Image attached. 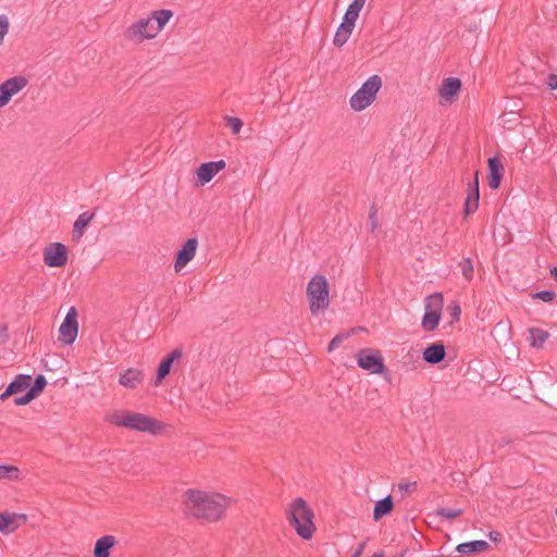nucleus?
Wrapping results in <instances>:
<instances>
[{"label": "nucleus", "instance_id": "nucleus-1", "mask_svg": "<svg viewBox=\"0 0 557 557\" xmlns=\"http://www.w3.org/2000/svg\"><path fill=\"white\" fill-rule=\"evenodd\" d=\"M232 499L220 493L187 490L184 504L187 512L197 519L214 522L224 517Z\"/></svg>", "mask_w": 557, "mask_h": 557}, {"label": "nucleus", "instance_id": "nucleus-2", "mask_svg": "<svg viewBox=\"0 0 557 557\" xmlns=\"http://www.w3.org/2000/svg\"><path fill=\"white\" fill-rule=\"evenodd\" d=\"M106 420L116 426L145 432L151 435H158L164 429V424L159 420L140 412L127 410H115L109 413Z\"/></svg>", "mask_w": 557, "mask_h": 557}, {"label": "nucleus", "instance_id": "nucleus-3", "mask_svg": "<svg viewBox=\"0 0 557 557\" xmlns=\"http://www.w3.org/2000/svg\"><path fill=\"white\" fill-rule=\"evenodd\" d=\"M313 517L312 509L304 498L298 497L290 504L287 520L296 533L304 540L312 539L315 531Z\"/></svg>", "mask_w": 557, "mask_h": 557}, {"label": "nucleus", "instance_id": "nucleus-4", "mask_svg": "<svg viewBox=\"0 0 557 557\" xmlns=\"http://www.w3.org/2000/svg\"><path fill=\"white\" fill-rule=\"evenodd\" d=\"M309 309L313 315L330 306V286L324 275H314L307 285Z\"/></svg>", "mask_w": 557, "mask_h": 557}, {"label": "nucleus", "instance_id": "nucleus-5", "mask_svg": "<svg viewBox=\"0 0 557 557\" xmlns=\"http://www.w3.org/2000/svg\"><path fill=\"white\" fill-rule=\"evenodd\" d=\"M382 87V78L379 75L370 76L361 87L350 97L349 104L350 108L360 112L371 106L375 98L376 94Z\"/></svg>", "mask_w": 557, "mask_h": 557}, {"label": "nucleus", "instance_id": "nucleus-6", "mask_svg": "<svg viewBox=\"0 0 557 557\" xmlns=\"http://www.w3.org/2000/svg\"><path fill=\"white\" fill-rule=\"evenodd\" d=\"M124 38L133 44L140 45L146 40L156 38L152 18L141 17L133 22L125 30Z\"/></svg>", "mask_w": 557, "mask_h": 557}, {"label": "nucleus", "instance_id": "nucleus-7", "mask_svg": "<svg viewBox=\"0 0 557 557\" xmlns=\"http://www.w3.org/2000/svg\"><path fill=\"white\" fill-rule=\"evenodd\" d=\"M357 364L371 374L387 373L382 352L372 348H361L357 355Z\"/></svg>", "mask_w": 557, "mask_h": 557}, {"label": "nucleus", "instance_id": "nucleus-8", "mask_svg": "<svg viewBox=\"0 0 557 557\" xmlns=\"http://www.w3.org/2000/svg\"><path fill=\"white\" fill-rule=\"evenodd\" d=\"M78 334L77 311L71 307L59 329V342L64 345H71L75 342Z\"/></svg>", "mask_w": 557, "mask_h": 557}, {"label": "nucleus", "instance_id": "nucleus-9", "mask_svg": "<svg viewBox=\"0 0 557 557\" xmlns=\"http://www.w3.org/2000/svg\"><path fill=\"white\" fill-rule=\"evenodd\" d=\"M67 259L69 250L62 243H51L44 248V262L50 268H62Z\"/></svg>", "mask_w": 557, "mask_h": 557}, {"label": "nucleus", "instance_id": "nucleus-10", "mask_svg": "<svg viewBox=\"0 0 557 557\" xmlns=\"http://www.w3.org/2000/svg\"><path fill=\"white\" fill-rule=\"evenodd\" d=\"M28 84L25 76L17 75L4 81L0 85V108L7 106L13 96L18 94Z\"/></svg>", "mask_w": 557, "mask_h": 557}, {"label": "nucleus", "instance_id": "nucleus-11", "mask_svg": "<svg viewBox=\"0 0 557 557\" xmlns=\"http://www.w3.org/2000/svg\"><path fill=\"white\" fill-rule=\"evenodd\" d=\"M461 86V81L457 77L444 78L438 88V95L441 98L440 104L447 106L453 103L459 95Z\"/></svg>", "mask_w": 557, "mask_h": 557}, {"label": "nucleus", "instance_id": "nucleus-12", "mask_svg": "<svg viewBox=\"0 0 557 557\" xmlns=\"http://www.w3.org/2000/svg\"><path fill=\"white\" fill-rule=\"evenodd\" d=\"M198 248V239L196 237L188 238L177 251L174 262L176 273L181 272L195 257Z\"/></svg>", "mask_w": 557, "mask_h": 557}, {"label": "nucleus", "instance_id": "nucleus-13", "mask_svg": "<svg viewBox=\"0 0 557 557\" xmlns=\"http://www.w3.org/2000/svg\"><path fill=\"white\" fill-rule=\"evenodd\" d=\"M226 166L224 160L210 161L201 163L197 169V176L201 184L209 183L215 174Z\"/></svg>", "mask_w": 557, "mask_h": 557}, {"label": "nucleus", "instance_id": "nucleus-14", "mask_svg": "<svg viewBox=\"0 0 557 557\" xmlns=\"http://www.w3.org/2000/svg\"><path fill=\"white\" fill-rule=\"evenodd\" d=\"M488 186L492 189H498L504 177L505 169L497 157L488 158Z\"/></svg>", "mask_w": 557, "mask_h": 557}, {"label": "nucleus", "instance_id": "nucleus-15", "mask_svg": "<svg viewBox=\"0 0 557 557\" xmlns=\"http://www.w3.org/2000/svg\"><path fill=\"white\" fill-rule=\"evenodd\" d=\"M182 355H183L182 350L178 348H175L161 360V362L158 367V371H157L156 384L160 383L163 379H165L166 375H169V373L171 372L173 362L181 359Z\"/></svg>", "mask_w": 557, "mask_h": 557}, {"label": "nucleus", "instance_id": "nucleus-16", "mask_svg": "<svg viewBox=\"0 0 557 557\" xmlns=\"http://www.w3.org/2000/svg\"><path fill=\"white\" fill-rule=\"evenodd\" d=\"M32 376L27 374H18L15 379L7 386L5 391L0 395V399L4 400L11 395L23 392L30 386Z\"/></svg>", "mask_w": 557, "mask_h": 557}, {"label": "nucleus", "instance_id": "nucleus-17", "mask_svg": "<svg viewBox=\"0 0 557 557\" xmlns=\"http://www.w3.org/2000/svg\"><path fill=\"white\" fill-rule=\"evenodd\" d=\"M446 357L445 346L442 343H433L423 350V360L430 364H437Z\"/></svg>", "mask_w": 557, "mask_h": 557}, {"label": "nucleus", "instance_id": "nucleus-18", "mask_svg": "<svg viewBox=\"0 0 557 557\" xmlns=\"http://www.w3.org/2000/svg\"><path fill=\"white\" fill-rule=\"evenodd\" d=\"M144 380L143 372L138 369L129 368L125 370L119 376V383L126 387L134 389L136 388Z\"/></svg>", "mask_w": 557, "mask_h": 557}, {"label": "nucleus", "instance_id": "nucleus-19", "mask_svg": "<svg viewBox=\"0 0 557 557\" xmlns=\"http://www.w3.org/2000/svg\"><path fill=\"white\" fill-rule=\"evenodd\" d=\"M116 544L113 535H103L98 539L94 547V557H110L111 548Z\"/></svg>", "mask_w": 557, "mask_h": 557}, {"label": "nucleus", "instance_id": "nucleus-20", "mask_svg": "<svg viewBox=\"0 0 557 557\" xmlns=\"http://www.w3.org/2000/svg\"><path fill=\"white\" fill-rule=\"evenodd\" d=\"M366 4V0H354L347 8L344 17L343 23H345L348 26L355 27L356 21L359 16L360 11Z\"/></svg>", "mask_w": 557, "mask_h": 557}, {"label": "nucleus", "instance_id": "nucleus-21", "mask_svg": "<svg viewBox=\"0 0 557 557\" xmlns=\"http://www.w3.org/2000/svg\"><path fill=\"white\" fill-rule=\"evenodd\" d=\"M94 216H95V211H92V212L86 211L78 215V218L76 219V221L74 222V225H73V239L74 240L78 242L82 238V236L84 234V228L91 222Z\"/></svg>", "mask_w": 557, "mask_h": 557}, {"label": "nucleus", "instance_id": "nucleus-22", "mask_svg": "<svg viewBox=\"0 0 557 557\" xmlns=\"http://www.w3.org/2000/svg\"><path fill=\"white\" fill-rule=\"evenodd\" d=\"M172 16L173 12L168 9H161L151 12L149 18H152L153 29L157 35L163 29Z\"/></svg>", "mask_w": 557, "mask_h": 557}, {"label": "nucleus", "instance_id": "nucleus-23", "mask_svg": "<svg viewBox=\"0 0 557 557\" xmlns=\"http://www.w3.org/2000/svg\"><path fill=\"white\" fill-rule=\"evenodd\" d=\"M488 546L486 541L475 540L457 545L456 550L461 554L470 555L485 550Z\"/></svg>", "mask_w": 557, "mask_h": 557}, {"label": "nucleus", "instance_id": "nucleus-24", "mask_svg": "<svg viewBox=\"0 0 557 557\" xmlns=\"http://www.w3.org/2000/svg\"><path fill=\"white\" fill-rule=\"evenodd\" d=\"M393 506L394 504L391 495L377 500L373 510V519L377 521L388 515L393 510Z\"/></svg>", "mask_w": 557, "mask_h": 557}, {"label": "nucleus", "instance_id": "nucleus-25", "mask_svg": "<svg viewBox=\"0 0 557 557\" xmlns=\"http://www.w3.org/2000/svg\"><path fill=\"white\" fill-rule=\"evenodd\" d=\"M354 28L355 27L348 26L342 22L333 38L334 46L338 48L343 47L351 36Z\"/></svg>", "mask_w": 557, "mask_h": 557}, {"label": "nucleus", "instance_id": "nucleus-26", "mask_svg": "<svg viewBox=\"0 0 557 557\" xmlns=\"http://www.w3.org/2000/svg\"><path fill=\"white\" fill-rule=\"evenodd\" d=\"M480 191H467V196L463 203V216L467 218L471 213H474L479 208Z\"/></svg>", "mask_w": 557, "mask_h": 557}, {"label": "nucleus", "instance_id": "nucleus-27", "mask_svg": "<svg viewBox=\"0 0 557 557\" xmlns=\"http://www.w3.org/2000/svg\"><path fill=\"white\" fill-rule=\"evenodd\" d=\"M444 305L443 295L434 293L425 298V312L442 313Z\"/></svg>", "mask_w": 557, "mask_h": 557}, {"label": "nucleus", "instance_id": "nucleus-28", "mask_svg": "<svg viewBox=\"0 0 557 557\" xmlns=\"http://www.w3.org/2000/svg\"><path fill=\"white\" fill-rule=\"evenodd\" d=\"M529 333L531 337L530 345L534 348H541L549 337V333L547 331L539 327H530Z\"/></svg>", "mask_w": 557, "mask_h": 557}, {"label": "nucleus", "instance_id": "nucleus-29", "mask_svg": "<svg viewBox=\"0 0 557 557\" xmlns=\"http://www.w3.org/2000/svg\"><path fill=\"white\" fill-rule=\"evenodd\" d=\"M441 320V313L435 312H424V315L422 318L421 326L426 332L434 331L440 323Z\"/></svg>", "mask_w": 557, "mask_h": 557}, {"label": "nucleus", "instance_id": "nucleus-30", "mask_svg": "<svg viewBox=\"0 0 557 557\" xmlns=\"http://www.w3.org/2000/svg\"><path fill=\"white\" fill-rule=\"evenodd\" d=\"M458 268L460 269L461 274L467 282H471L473 280L474 268L470 257L463 258L461 261H459Z\"/></svg>", "mask_w": 557, "mask_h": 557}, {"label": "nucleus", "instance_id": "nucleus-31", "mask_svg": "<svg viewBox=\"0 0 557 557\" xmlns=\"http://www.w3.org/2000/svg\"><path fill=\"white\" fill-rule=\"evenodd\" d=\"M21 480V470L15 466H0V480Z\"/></svg>", "mask_w": 557, "mask_h": 557}, {"label": "nucleus", "instance_id": "nucleus-32", "mask_svg": "<svg viewBox=\"0 0 557 557\" xmlns=\"http://www.w3.org/2000/svg\"><path fill=\"white\" fill-rule=\"evenodd\" d=\"M463 513L461 508L441 507L435 510V515L441 518L455 519Z\"/></svg>", "mask_w": 557, "mask_h": 557}, {"label": "nucleus", "instance_id": "nucleus-33", "mask_svg": "<svg viewBox=\"0 0 557 557\" xmlns=\"http://www.w3.org/2000/svg\"><path fill=\"white\" fill-rule=\"evenodd\" d=\"M47 380L42 374H39L35 377L34 384L28 389L35 397H37L46 387Z\"/></svg>", "mask_w": 557, "mask_h": 557}, {"label": "nucleus", "instance_id": "nucleus-34", "mask_svg": "<svg viewBox=\"0 0 557 557\" xmlns=\"http://www.w3.org/2000/svg\"><path fill=\"white\" fill-rule=\"evenodd\" d=\"M226 125L232 129L233 134H238L243 127V121L236 116H224Z\"/></svg>", "mask_w": 557, "mask_h": 557}, {"label": "nucleus", "instance_id": "nucleus-35", "mask_svg": "<svg viewBox=\"0 0 557 557\" xmlns=\"http://www.w3.org/2000/svg\"><path fill=\"white\" fill-rule=\"evenodd\" d=\"M533 299H540L544 302H550L555 299L556 293L553 290H541L532 295Z\"/></svg>", "mask_w": 557, "mask_h": 557}, {"label": "nucleus", "instance_id": "nucleus-36", "mask_svg": "<svg viewBox=\"0 0 557 557\" xmlns=\"http://www.w3.org/2000/svg\"><path fill=\"white\" fill-rule=\"evenodd\" d=\"M417 482L413 481V482H399L397 484V490L401 493L403 497L406 495V494H409V493H412L413 491L417 490Z\"/></svg>", "mask_w": 557, "mask_h": 557}, {"label": "nucleus", "instance_id": "nucleus-37", "mask_svg": "<svg viewBox=\"0 0 557 557\" xmlns=\"http://www.w3.org/2000/svg\"><path fill=\"white\" fill-rule=\"evenodd\" d=\"M13 523L12 516L0 512V531L3 533L11 532L10 525Z\"/></svg>", "mask_w": 557, "mask_h": 557}, {"label": "nucleus", "instance_id": "nucleus-38", "mask_svg": "<svg viewBox=\"0 0 557 557\" xmlns=\"http://www.w3.org/2000/svg\"><path fill=\"white\" fill-rule=\"evenodd\" d=\"M447 310L451 317V323L459 321L461 308L457 301L450 302L447 307Z\"/></svg>", "mask_w": 557, "mask_h": 557}, {"label": "nucleus", "instance_id": "nucleus-39", "mask_svg": "<svg viewBox=\"0 0 557 557\" xmlns=\"http://www.w3.org/2000/svg\"><path fill=\"white\" fill-rule=\"evenodd\" d=\"M348 336V334H338L332 338L329 343L327 350L333 351L343 343V341Z\"/></svg>", "mask_w": 557, "mask_h": 557}, {"label": "nucleus", "instance_id": "nucleus-40", "mask_svg": "<svg viewBox=\"0 0 557 557\" xmlns=\"http://www.w3.org/2000/svg\"><path fill=\"white\" fill-rule=\"evenodd\" d=\"M9 32V21L5 15H0V44H2L4 36Z\"/></svg>", "mask_w": 557, "mask_h": 557}, {"label": "nucleus", "instance_id": "nucleus-41", "mask_svg": "<svg viewBox=\"0 0 557 557\" xmlns=\"http://www.w3.org/2000/svg\"><path fill=\"white\" fill-rule=\"evenodd\" d=\"M36 397L33 395V393L27 391L23 396L16 397L14 399V404L16 406H23V405H26V404L30 403Z\"/></svg>", "mask_w": 557, "mask_h": 557}, {"label": "nucleus", "instance_id": "nucleus-42", "mask_svg": "<svg viewBox=\"0 0 557 557\" xmlns=\"http://www.w3.org/2000/svg\"><path fill=\"white\" fill-rule=\"evenodd\" d=\"M467 191H479V171H475L472 182H469Z\"/></svg>", "mask_w": 557, "mask_h": 557}, {"label": "nucleus", "instance_id": "nucleus-43", "mask_svg": "<svg viewBox=\"0 0 557 557\" xmlns=\"http://www.w3.org/2000/svg\"><path fill=\"white\" fill-rule=\"evenodd\" d=\"M9 338L8 325H0V345L5 343Z\"/></svg>", "mask_w": 557, "mask_h": 557}, {"label": "nucleus", "instance_id": "nucleus-44", "mask_svg": "<svg viewBox=\"0 0 557 557\" xmlns=\"http://www.w3.org/2000/svg\"><path fill=\"white\" fill-rule=\"evenodd\" d=\"M547 84L550 87V89L556 90L557 89V75L549 74L548 78H547Z\"/></svg>", "mask_w": 557, "mask_h": 557}, {"label": "nucleus", "instance_id": "nucleus-45", "mask_svg": "<svg viewBox=\"0 0 557 557\" xmlns=\"http://www.w3.org/2000/svg\"><path fill=\"white\" fill-rule=\"evenodd\" d=\"M370 221H371V232H374L377 227V219H376V211L375 210H371V213H370Z\"/></svg>", "mask_w": 557, "mask_h": 557}, {"label": "nucleus", "instance_id": "nucleus-46", "mask_svg": "<svg viewBox=\"0 0 557 557\" xmlns=\"http://www.w3.org/2000/svg\"><path fill=\"white\" fill-rule=\"evenodd\" d=\"M364 547H366V542L360 543L358 545V547L356 548V550L354 552L351 557H360L364 550Z\"/></svg>", "mask_w": 557, "mask_h": 557}, {"label": "nucleus", "instance_id": "nucleus-47", "mask_svg": "<svg viewBox=\"0 0 557 557\" xmlns=\"http://www.w3.org/2000/svg\"><path fill=\"white\" fill-rule=\"evenodd\" d=\"M550 276L557 281V267L550 269Z\"/></svg>", "mask_w": 557, "mask_h": 557}, {"label": "nucleus", "instance_id": "nucleus-48", "mask_svg": "<svg viewBox=\"0 0 557 557\" xmlns=\"http://www.w3.org/2000/svg\"><path fill=\"white\" fill-rule=\"evenodd\" d=\"M498 536H499V533H494V532H491V533H490V537H491V540H493V541H496Z\"/></svg>", "mask_w": 557, "mask_h": 557}, {"label": "nucleus", "instance_id": "nucleus-49", "mask_svg": "<svg viewBox=\"0 0 557 557\" xmlns=\"http://www.w3.org/2000/svg\"><path fill=\"white\" fill-rule=\"evenodd\" d=\"M373 557H383V553H377Z\"/></svg>", "mask_w": 557, "mask_h": 557}]
</instances>
